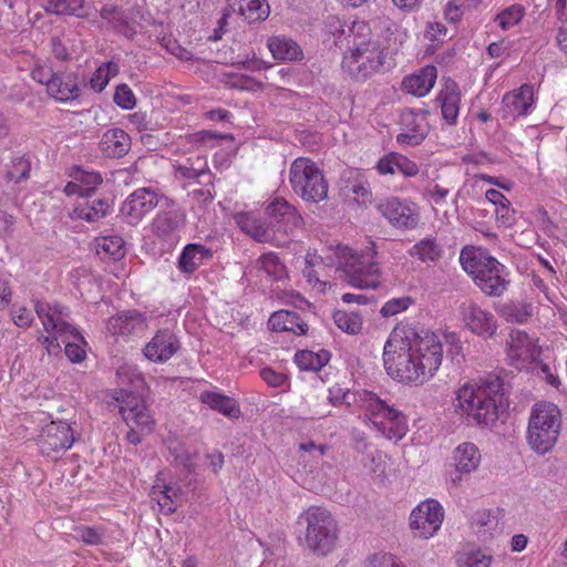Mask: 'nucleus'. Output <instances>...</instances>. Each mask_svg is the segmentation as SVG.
Returning a JSON list of instances; mask_svg holds the SVG:
<instances>
[{
	"mask_svg": "<svg viewBox=\"0 0 567 567\" xmlns=\"http://www.w3.org/2000/svg\"><path fill=\"white\" fill-rule=\"evenodd\" d=\"M442 360V338L434 332L421 334L411 327H395L383 347L386 373L406 385L424 384L433 378Z\"/></svg>",
	"mask_w": 567,
	"mask_h": 567,
	"instance_id": "f257e3e1",
	"label": "nucleus"
},
{
	"mask_svg": "<svg viewBox=\"0 0 567 567\" xmlns=\"http://www.w3.org/2000/svg\"><path fill=\"white\" fill-rule=\"evenodd\" d=\"M503 380L488 374L477 381L465 383L456 392L455 412L470 424L493 425L504 408Z\"/></svg>",
	"mask_w": 567,
	"mask_h": 567,
	"instance_id": "f03ea898",
	"label": "nucleus"
},
{
	"mask_svg": "<svg viewBox=\"0 0 567 567\" xmlns=\"http://www.w3.org/2000/svg\"><path fill=\"white\" fill-rule=\"evenodd\" d=\"M350 31L342 70L354 81L364 82L383 70L388 56L386 40L373 33L363 21L353 22Z\"/></svg>",
	"mask_w": 567,
	"mask_h": 567,
	"instance_id": "7ed1b4c3",
	"label": "nucleus"
},
{
	"mask_svg": "<svg viewBox=\"0 0 567 567\" xmlns=\"http://www.w3.org/2000/svg\"><path fill=\"white\" fill-rule=\"evenodd\" d=\"M462 268L476 286L489 297H501L508 287L506 267L482 250L464 248L460 255Z\"/></svg>",
	"mask_w": 567,
	"mask_h": 567,
	"instance_id": "20e7f679",
	"label": "nucleus"
},
{
	"mask_svg": "<svg viewBox=\"0 0 567 567\" xmlns=\"http://www.w3.org/2000/svg\"><path fill=\"white\" fill-rule=\"evenodd\" d=\"M560 431L561 413L557 405L549 402L536 403L528 421V446L536 454L545 455L556 445Z\"/></svg>",
	"mask_w": 567,
	"mask_h": 567,
	"instance_id": "39448f33",
	"label": "nucleus"
},
{
	"mask_svg": "<svg viewBox=\"0 0 567 567\" xmlns=\"http://www.w3.org/2000/svg\"><path fill=\"white\" fill-rule=\"evenodd\" d=\"M35 312L41 320L45 331H54L55 336H65L62 342L65 344V355L72 362H81L85 358L83 346L86 344L84 337L69 321V310L61 305H51L38 301Z\"/></svg>",
	"mask_w": 567,
	"mask_h": 567,
	"instance_id": "423d86ee",
	"label": "nucleus"
},
{
	"mask_svg": "<svg viewBox=\"0 0 567 567\" xmlns=\"http://www.w3.org/2000/svg\"><path fill=\"white\" fill-rule=\"evenodd\" d=\"M358 403L373 427L385 439L399 441L408 431L404 415L371 391L358 392Z\"/></svg>",
	"mask_w": 567,
	"mask_h": 567,
	"instance_id": "0eeeda50",
	"label": "nucleus"
},
{
	"mask_svg": "<svg viewBox=\"0 0 567 567\" xmlns=\"http://www.w3.org/2000/svg\"><path fill=\"white\" fill-rule=\"evenodd\" d=\"M299 520L306 523L305 543L310 551L324 556L334 548L338 527L329 511L310 506L299 516Z\"/></svg>",
	"mask_w": 567,
	"mask_h": 567,
	"instance_id": "6e6552de",
	"label": "nucleus"
},
{
	"mask_svg": "<svg viewBox=\"0 0 567 567\" xmlns=\"http://www.w3.org/2000/svg\"><path fill=\"white\" fill-rule=\"evenodd\" d=\"M292 190L305 202L319 203L328 197V182L317 164L306 157L296 158L289 169Z\"/></svg>",
	"mask_w": 567,
	"mask_h": 567,
	"instance_id": "1a4fd4ad",
	"label": "nucleus"
},
{
	"mask_svg": "<svg viewBox=\"0 0 567 567\" xmlns=\"http://www.w3.org/2000/svg\"><path fill=\"white\" fill-rule=\"evenodd\" d=\"M338 266L348 282L358 288H375L380 284V270L375 262L363 260L347 246L337 249Z\"/></svg>",
	"mask_w": 567,
	"mask_h": 567,
	"instance_id": "9d476101",
	"label": "nucleus"
},
{
	"mask_svg": "<svg viewBox=\"0 0 567 567\" xmlns=\"http://www.w3.org/2000/svg\"><path fill=\"white\" fill-rule=\"evenodd\" d=\"M444 517L443 507L434 499H427L415 507L410 516V525L419 532V537L430 538L441 527Z\"/></svg>",
	"mask_w": 567,
	"mask_h": 567,
	"instance_id": "9b49d317",
	"label": "nucleus"
},
{
	"mask_svg": "<svg viewBox=\"0 0 567 567\" xmlns=\"http://www.w3.org/2000/svg\"><path fill=\"white\" fill-rule=\"evenodd\" d=\"M162 198L151 187L138 188L123 202L120 212L128 224L136 225L159 204Z\"/></svg>",
	"mask_w": 567,
	"mask_h": 567,
	"instance_id": "f8f14e48",
	"label": "nucleus"
},
{
	"mask_svg": "<svg viewBox=\"0 0 567 567\" xmlns=\"http://www.w3.org/2000/svg\"><path fill=\"white\" fill-rule=\"evenodd\" d=\"M73 442L74 436L69 423L51 422L42 429L38 445L44 455L55 457V454L70 449Z\"/></svg>",
	"mask_w": 567,
	"mask_h": 567,
	"instance_id": "ddd939ff",
	"label": "nucleus"
},
{
	"mask_svg": "<svg viewBox=\"0 0 567 567\" xmlns=\"http://www.w3.org/2000/svg\"><path fill=\"white\" fill-rule=\"evenodd\" d=\"M378 212L398 228L412 229L420 219L415 206L398 197H389L377 205Z\"/></svg>",
	"mask_w": 567,
	"mask_h": 567,
	"instance_id": "4468645a",
	"label": "nucleus"
},
{
	"mask_svg": "<svg viewBox=\"0 0 567 567\" xmlns=\"http://www.w3.org/2000/svg\"><path fill=\"white\" fill-rule=\"evenodd\" d=\"M426 114L425 111L404 110L401 113V132L396 135V142L406 146L420 145L430 131Z\"/></svg>",
	"mask_w": 567,
	"mask_h": 567,
	"instance_id": "2eb2a0df",
	"label": "nucleus"
},
{
	"mask_svg": "<svg viewBox=\"0 0 567 567\" xmlns=\"http://www.w3.org/2000/svg\"><path fill=\"white\" fill-rule=\"evenodd\" d=\"M267 215L277 235L280 233L286 236L293 235L303 224L301 215L284 198H276L270 203Z\"/></svg>",
	"mask_w": 567,
	"mask_h": 567,
	"instance_id": "dca6fc26",
	"label": "nucleus"
},
{
	"mask_svg": "<svg viewBox=\"0 0 567 567\" xmlns=\"http://www.w3.org/2000/svg\"><path fill=\"white\" fill-rule=\"evenodd\" d=\"M181 349V342L173 330L159 329L143 349L144 357L155 363H165Z\"/></svg>",
	"mask_w": 567,
	"mask_h": 567,
	"instance_id": "f3484780",
	"label": "nucleus"
},
{
	"mask_svg": "<svg viewBox=\"0 0 567 567\" xmlns=\"http://www.w3.org/2000/svg\"><path fill=\"white\" fill-rule=\"evenodd\" d=\"M460 313L465 327L473 333L482 337H492L495 334L497 323L494 315L481 308L475 302H463L460 306Z\"/></svg>",
	"mask_w": 567,
	"mask_h": 567,
	"instance_id": "a211bd4d",
	"label": "nucleus"
},
{
	"mask_svg": "<svg viewBox=\"0 0 567 567\" xmlns=\"http://www.w3.org/2000/svg\"><path fill=\"white\" fill-rule=\"evenodd\" d=\"M509 337L508 357L515 361L517 369L527 368L529 363L538 360L540 348L525 331L513 330Z\"/></svg>",
	"mask_w": 567,
	"mask_h": 567,
	"instance_id": "6ab92c4d",
	"label": "nucleus"
},
{
	"mask_svg": "<svg viewBox=\"0 0 567 567\" xmlns=\"http://www.w3.org/2000/svg\"><path fill=\"white\" fill-rule=\"evenodd\" d=\"M237 226L256 241L270 243L276 246L284 245L286 240L276 234L271 223L257 218L250 213H239L235 216Z\"/></svg>",
	"mask_w": 567,
	"mask_h": 567,
	"instance_id": "aec40b11",
	"label": "nucleus"
},
{
	"mask_svg": "<svg viewBox=\"0 0 567 567\" xmlns=\"http://www.w3.org/2000/svg\"><path fill=\"white\" fill-rule=\"evenodd\" d=\"M120 413L127 425H136L141 431L150 432L154 420L143 400L132 393H127L120 406Z\"/></svg>",
	"mask_w": 567,
	"mask_h": 567,
	"instance_id": "412c9836",
	"label": "nucleus"
},
{
	"mask_svg": "<svg viewBox=\"0 0 567 567\" xmlns=\"http://www.w3.org/2000/svg\"><path fill=\"white\" fill-rule=\"evenodd\" d=\"M453 460L455 462V473L451 474V481L454 485H458L464 475H468L477 470L482 456L475 444L465 442L454 450Z\"/></svg>",
	"mask_w": 567,
	"mask_h": 567,
	"instance_id": "4be33fe9",
	"label": "nucleus"
},
{
	"mask_svg": "<svg viewBox=\"0 0 567 567\" xmlns=\"http://www.w3.org/2000/svg\"><path fill=\"white\" fill-rule=\"evenodd\" d=\"M48 93L61 102L76 99L80 94L76 74L71 72H53L48 78Z\"/></svg>",
	"mask_w": 567,
	"mask_h": 567,
	"instance_id": "5701e85b",
	"label": "nucleus"
},
{
	"mask_svg": "<svg viewBox=\"0 0 567 567\" xmlns=\"http://www.w3.org/2000/svg\"><path fill=\"white\" fill-rule=\"evenodd\" d=\"M534 103V87L523 84L518 90L508 92L503 97L506 117L523 116L528 113Z\"/></svg>",
	"mask_w": 567,
	"mask_h": 567,
	"instance_id": "b1692460",
	"label": "nucleus"
},
{
	"mask_svg": "<svg viewBox=\"0 0 567 567\" xmlns=\"http://www.w3.org/2000/svg\"><path fill=\"white\" fill-rule=\"evenodd\" d=\"M130 135L122 128L107 130L100 141L101 152L110 158H121L131 150Z\"/></svg>",
	"mask_w": 567,
	"mask_h": 567,
	"instance_id": "393cba45",
	"label": "nucleus"
},
{
	"mask_svg": "<svg viewBox=\"0 0 567 567\" xmlns=\"http://www.w3.org/2000/svg\"><path fill=\"white\" fill-rule=\"evenodd\" d=\"M146 327V318L137 311L116 315L107 322V330L114 336L140 333L143 332Z\"/></svg>",
	"mask_w": 567,
	"mask_h": 567,
	"instance_id": "a878e982",
	"label": "nucleus"
},
{
	"mask_svg": "<svg viewBox=\"0 0 567 567\" xmlns=\"http://www.w3.org/2000/svg\"><path fill=\"white\" fill-rule=\"evenodd\" d=\"M213 258V250L202 244L186 245L178 258V268L184 274H193Z\"/></svg>",
	"mask_w": 567,
	"mask_h": 567,
	"instance_id": "bb28decb",
	"label": "nucleus"
},
{
	"mask_svg": "<svg viewBox=\"0 0 567 567\" xmlns=\"http://www.w3.org/2000/svg\"><path fill=\"white\" fill-rule=\"evenodd\" d=\"M436 78V68L426 65L417 73L405 76L402 81V90L415 96H424L433 87Z\"/></svg>",
	"mask_w": 567,
	"mask_h": 567,
	"instance_id": "cd10ccee",
	"label": "nucleus"
},
{
	"mask_svg": "<svg viewBox=\"0 0 567 567\" xmlns=\"http://www.w3.org/2000/svg\"><path fill=\"white\" fill-rule=\"evenodd\" d=\"M436 100L440 102L442 116L445 122L450 125L456 124L461 103L458 85L454 81H447Z\"/></svg>",
	"mask_w": 567,
	"mask_h": 567,
	"instance_id": "c85d7f7f",
	"label": "nucleus"
},
{
	"mask_svg": "<svg viewBox=\"0 0 567 567\" xmlns=\"http://www.w3.org/2000/svg\"><path fill=\"white\" fill-rule=\"evenodd\" d=\"M228 10L238 13L248 23L264 21L269 16V6L265 0H227Z\"/></svg>",
	"mask_w": 567,
	"mask_h": 567,
	"instance_id": "c756f323",
	"label": "nucleus"
},
{
	"mask_svg": "<svg viewBox=\"0 0 567 567\" xmlns=\"http://www.w3.org/2000/svg\"><path fill=\"white\" fill-rule=\"evenodd\" d=\"M533 305L526 300H507L498 302L495 311L506 322L524 324L533 317Z\"/></svg>",
	"mask_w": 567,
	"mask_h": 567,
	"instance_id": "7c9ffc66",
	"label": "nucleus"
},
{
	"mask_svg": "<svg viewBox=\"0 0 567 567\" xmlns=\"http://www.w3.org/2000/svg\"><path fill=\"white\" fill-rule=\"evenodd\" d=\"M268 326L274 331H290L297 336H302L308 330V324L300 316L290 310L274 312L268 320Z\"/></svg>",
	"mask_w": 567,
	"mask_h": 567,
	"instance_id": "2f4dec72",
	"label": "nucleus"
},
{
	"mask_svg": "<svg viewBox=\"0 0 567 567\" xmlns=\"http://www.w3.org/2000/svg\"><path fill=\"white\" fill-rule=\"evenodd\" d=\"M200 401L210 409L230 419H238L241 414L237 402L233 398L221 393L205 391L200 394Z\"/></svg>",
	"mask_w": 567,
	"mask_h": 567,
	"instance_id": "473e14b6",
	"label": "nucleus"
},
{
	"mask_svg": "<svg viewBox=\"0 0 567 567\" xmlns=\"http://www.w3.org/2000/svg\"><path fill=\"white\" fill-rule=\"evenodd\" d=\"M111 206L107 200L93 199L78 205L73 209L72 217L85 220L87 223H96L109 215Z\"/></svg>",
	"mask_w": 567,
	"mask_h": 567,
	"instance_id": "72a5a7b5",
	"label": "nucleus"
},
{
	"mask_svg": "<svg viewBox=\"0 0 567 567\" xmlns=\"http://www.w3.org/2000/svg\"><path fill=\"white\" fill-rule=\"evenodd\" d=\"M185 215L179 209H169L159 213L153 221L155 233L161 237H166L169 234L178 230L184 226Z\"/></svg>",
	"mask_w": 567,
	"mask_h": 567,
	"instance_id": "f704fd0d",
	"label": "nucleus"
},
{
	"mask_svg": "<svg viewBox=\"0 0 567 567\" xmlns=\"http://www.w3.org/2000/svg\"><path fill=\"white\" fill-rule=\"evenodd\" d=\"M181 491L168 485H154L151 489L150 496L153 502H156L159 512L164 515H169L176 511V502L179 497Z\"/></svg>",
	"mask_w": 567,
	"mask_h": 567,
	"instance_id": "c9c22d12",
	"label": "nucleus"
},
{
	"mask_svg": "<svg viewBox=\"0 0 567 567\" xmlns=\"http://www.w3.org/2000/svg\"><path fill=\"white\" fill-rule=\"evenodd\" d=\"M116 378L120 385L127 386V389L121 390L122 400L126 398L127 393L134 394L133 391L142 390L145 384L144 378L137 368L130 364L121 365L117 369Z\"/></svg>",
	"mask_w": 567,
	"mask_h": 567,
	"instance_id": "e433bc0d",
	"label": "nucleus"
},
{
	"mask_svg": "<svg viewBox=\"0 0 567 567\" xmlns=\"http://www.w3.org/2000/svg\"><path fill=\"white\" fill-rule=\"evenodd\" d=\"M268 48L277 60H297L301 55L300 47L287 38L275 37L268 41Z\"/></svg>",
	"mask_w": 567,
	"mask_h": 567,
	"instance_id": "4c0bfd02",
	"label": "nucleus"
},
{
	"mask_svg": "<svg viewBox=\"0 0 567 567\" xmlns=\"http://www.w3.org/2000/svg\"><path fill=\"white\" fill-rule=\"evenodd\" d=\"M329 352L326 350L317 353L309 350H302L295 354V362L300 370L318 371L329 362Z\"/></svg>",
	"mask_w": 567,
	"mask_h": 567,
	"instance_id": "58836bf2",
	"label": "nucleus"
},
{
	"mask_svg": "<svg viewBox=\"0 0 567 567\" xmlns=\"http://www.w3.org/2000/svg\"><path fill=\"white\" fill-rule=\"evenodd\" d=\"M410 254L422 262H434L442 255V248L434 238H424L416 243Z\"/></svg>",
	"mask_w": 567,
	"mask_h": 567,
	"instance_id": "ea45409f",
	"label": "nucleus"
},
{
	"mask_svg": "<svg viewBox=\"0 0 567 567\" xmlns=\"http://www.w3.org/2000/svg\"><path fill=\"white\" fill-rule=\"evenodd\" d=\"M337 327L349 334H357L362 330V316L355 311L336 310L332 315Z\"/></svg>",
	"mask_w": 567,
	"mask_h": 567,
	"instance_id": "a19ab883",
	"label": "nucleus"
},
{
	"mask_svg": "<svg viewBox=\"0 0 567 567\" xmlns=\"http://www.w3.org/2000/svg\"><path fill=\"white\" fill-rule=\"evenodd\" d=\"M171 454L177 466L183 467L187 473H193L196 468L197 453L183 444L177 443L169 447Z\"/></svg>",
	"mask_w": 567,
	"mask_h": 567,
	"instance_id": "79ce46f5",
	"label": "nucleus"
},
{
	"mask_svg": "<svg viewBox=\"0 0 567 567\" xmlns=\"http://www.w3.org/2000/svg\"><path fill=\"white\" fill-rule=\"evenodd\" d=\"M493 557L481 549H471L458 553L456 564L458 567H489Z\"/></svg>",
	"mask_w": 567,
	"mask_h": 567,
	"instance_id": "37998d69",
	"label": "nucleus"
},
{
	"mask_svg": "<svg viewBox=\"0 0 567 567\" xmlns=\"http://www.w3.org/2000/svg\"><path fill=\"white\" fill-rule=\"evenodd\" d=\"M257 264L269 277L280 280L286 277V267L274 252L261 255Z\"/></svg>",
	"mask_w": 567,
	"mask_h": 567,
	"instance_id": "c03bdc74",
	"label": "nucleus"
},
{
	"mask_svg": "<svg viewBox=\"0 0 567 567\" xmlns=\"http://www.w3.org/2000/svg\"><path fill=\"white\" fill-rule=\"evenodd\" d=\"M96 252L118 259L124 255V240L120 236H104L96 239Z\"/></svg>",
	"mask_w": 567,
	"mask_h": 567,
	"instance_id": "a18cd8bd",
	"label": "nucleus"
},
{
	"mask_svg": "<svg viewBox=\"0 0 567 567\" xmlns=\"http://www.w3.org/2000/svg\"><path fill=\"white\" fill-rule=\"evenodd\" d=\"M84 0H45L44 9L54 14H75L83 7Z\"/></svg>",
	"mask_w": 567,
	"mask_h": 567,
	"instance_id": "49530a36",
	"label": "nucleus"
},
{
	"mask_svg": "<svg viewBox=\"0 0 567 567\" xmlns=\"http://www.w3.org/2000/svg\"><path fill=\"white\" fill-rule=\"evenodd\" d=\"M524 14L525 10L520 4H513L499 12L495 21L503 30H508L519 23Z\"/></svg>",
	"mask_w": 567,
	"mask_h": 567,
	"instance_id": "de8ad7c7",
	"label": "nucleus"
},
{
	"mask_svg": "<svg viewBox=\"0 0 567 567\" xmlns=\"http://www.w3.org/2000/svg\"><path fill=\"white\" fill-rule=\"evenodd\" d=\"M70 176L79 182L81 186H83L84 190L89 192V196L94 192L96 186H99L103 178L97 172H86L81 169L80 167H75L72 169Z\"/></svg>",
	"mask_w": 567,
	"mask_h": 567,
	"instance_id": "09e8293b",
	"label": "nucleus"
},
{
	"mask_svg": "<svg viewBox=\"0 0 567 567\" xmlns=\"http://www.w3.org/2000/svg\"><path fill=\"white\" fill-rule=\"evenodd\" d=\"M328 400L333 405L344 404L351 406L353 402H358V392L353 393L347 388L333 385L329 388Z\"/></svg>",
	"mask_w": 567,
	"mask_h": 567,
	"instance_id": "8fccbe9b",
	"label": "nucleus"
},
{
	"mask_svg": "<svg viewBox=\"0 0 567 567\" xmlns=\"http://www.w3.org/2000/svg\"><path fill=\"white\" fill-rule=\"evenodd\" d=\"M30 163L23 157H18L12 161V166L8 169L6 177L8 181L19 183L29 177Z\"/></svg>",
	"mask_w": 567,
	"mask_h": 567,
	"instance_id": "3c124183",
	"label": "nucleus"
},
{
	"mask_svg": "<svg viewBox=\"0 0 567 567\" xmlns=\"http://www.w3.org/2000/svg\"><path fill=\"white\" fill-rule=\"evenodd\" d=\"M412 302L413 300L408 296L392 298L382 306L380 313L385 318L395 316L406 310Z\"/></svg>",
	"mask_w": 567,
	"mask_h": 567,
	"instance_id": "603ef678",
	"label": "nucleus"
},
{
	"mask_svg": "<svg viewBox=\"0 0 567 567\" xmlns=\"http://www.w3.org/2000/svg\"><path fill=\"white\" fill-rule=\"evenodd\" d=\"M114 102L123 110H132L136 104V99L127 84H120L114 93Z\"/></svg>",
	"mask_w": 567,
	"mask_h": 567,
	"instance_id": "864d4df0",
	"label": "nucleus"
},
{
	"mask_svg": "<svg viewBox=\"0 0 567 567\" xmlns=\"http://www.w3.org/2000/svg\"><path fill=\"white\" fill-rule=\"evenodd\" d=\"M76 538L86 545H100L103 543L104 534L100 528L83 526L75 530Z\"/></svg>",
	"mask_w": 567,
	"mask_h": 567,
	"instance_id": "5fc2aeb1",
	"label": "nucleus"
},
{
	"mask_svg": "<svg viewBox=\"0 0 567 567\" xmlns=\"http://www.w3.org/2000/svg\"><path fill=\"white\" fill-rule=\"evenodd\" d=\"M395 167L396 173H401L405 177L416 176L420 172V168L416 163L409 159L406 156L398 154L395 158Z\"/></svg>",
	"mask_w": 567,
	"mask_h": 567,
	"instance_id": "6e6d98bb",
	"label": "nucleus"
},
{
	"mask_svg": "<svg viewBox=\"0 0 567 567\" xmlns=\"http://www.w3.org/2000/svg\"><path fill=\"white\" fill-rule=\"evenodd\" d=\"M101 17L104 20H107L110 23L113 24L114 28H120L122 23H124V14L121 8L117 6H104L101 9Z\"/></svg>",
	"mask_w": 567,
	"mask_h": 567,
	"instance_id": "4d7b16f0",
	"label": "nucleus"
},
{
	"mask_svg": "<svg viewBox=\"0 0 567 567\" xmlns=\"http://www.w3.org/2000/svg\"><path fill=\"white\" fill-rule=\"evenodd\" d=\"M49 336H40L38 341L45 348L49 354H58L61 351L59 339H65V336H55L54 331H47Z\"/></svg>",
	"mask_w": 567,
	"mask_h": 567,
	"instance_id": "13d9d810",
	"label": "nucleus"
},
{
	"mask_svg": "<svg viewBox=\"0 0 567 567\" xmlns=\"http://www.w3.org/2000/svg\"><path fill=\"white\" fill-rule=\"evenodd\" d=\"M261 379L270 386L281 388L287 383V377L284 373L276 372L270 368H264L260 371Z\"/></svg>",
	"mask_w": 567,
	"mask_h": 567,
	"instance_id": "bf43d9fd",
	"label": "nucleus"
},
{
	"mask_svg": "<svg viewBox=\"0 0 567 567\" xmlns=\"http://www.w3.org/2000/svg\"><path fill=\"white\" fill-rule=\"evenodd\" d=\"M396 153H391L379 159L377 169L381 175H393L396 173L395 167Z\"/></svg>",
	"mask_w": 567,
	"mask_h": 567,
	"instance_id": "052dcab7",
	"label": "nucleus"
},
{
	"mask_svg": "<svg viewBox=\"0 0 567 567\" xmlns=\"http://www.w3.org/2000/svg\"><path fill=\"white\" fill-rule=\"evenodd\" d=\"M12 318L16 326L20 328H29L33 322V316L30 310L24 307H20L12 311Z\"/></svg>",
	"mask_w": 567,
	"mask_h": 567,
	"instance_id": "680f3d73",
	"label": "nucleus"
},
{
	"mask_svg": "<svg viewBox=\"0 0 567 567\" xmlns=\"http://www.w3.org/2000/svg\"><path fill=\"white\" fill-rule=\"evenodd\" d=\"M496 218L503 223V225H511L514 221V210L511 208V203H504L503 205L496 206L495 208Z\"/></svg>",
	"mask_w": 567,
	"mask_h": 567,
	"instance_id": "e2e57ef3",
	"label": "nucleus"
},
{
	"mask_svg": "<svg viewBox=\"0 0 567 567\" xmlns=\"http://www.w3.org/2000/svg\"><path fill=\"white\" fill-rule=\"evenodd\" d=\"M449 193L450 190L447 188H444L437 184L433 185L431 188L427 189L430 200L435 205L442 204L445 200Z\"/></svg>",
	"mask_w": 567,
	"mask_h": 567,
	"instance_id": "0e129e2a",
	"label": "nucleus"
},
{
	"mask_svg": "<svg viewBox=\"0 0 567 567\" xmlns=\"http://www.w3.org/2000/svg\"><path fill=\"white\" fill-rule=\"evenodd\" d=\"M109 83V75L105 74L104 68H99L91 78V86L101 92Z\"/></svg>",
	"mask_w": 567,
	"mask_h": 567,
	"instance_id": "69168bd1",
	"label": "nucleus"
},
{
	"mask_svg": "<svg viewBox=\"0 0 567 567\" xmlns=\"http://www.w3.org/2000/svg\"><path fill=\"white\" fill-rule=\"evenodd\" d=\"M473 524L478 527H485V526H489L493 524L496 525L497 522H496L495 517L491 516L489 513L482 511V512L475 513V515L473 516Z\"/></svg>",
	"mask_w": 567,
	"mask_h": 567,
	"instance_id": "338daca9",
	"label": "nucleus"
},
{
	"mask_svg": "<svg viewBox=\"0 0 567 567\" xmlns=\"http://www.w3.org/2000/svg\"><path fill=\"white\" fill-rule=\"evenodd\" d=\"M63 193L66 196L79 195L81 197H89V192L84 190L83 186H81V184L79 182H76L75 179H73L72 182H69L64 186Z\"/></svg>",
	"mask_w": 567,
	"mask_h": 567,
	"instance_id": "774afa93",
	"label": "nucleus"
}]
</instances>
